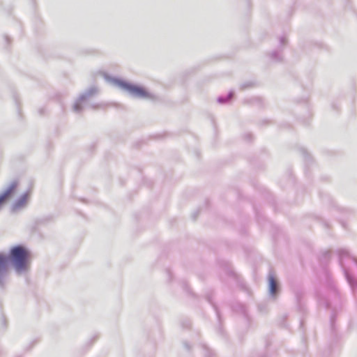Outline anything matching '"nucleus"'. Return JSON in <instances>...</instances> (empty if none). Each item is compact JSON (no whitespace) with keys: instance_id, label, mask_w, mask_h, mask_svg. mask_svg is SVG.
<instances>
[{"instance_id":"nucleus-2","label":"nucleus","mask_w":357,"mask_h":357,"mask_svg":"<svg viewBox=\"0 0 357 357\" xmlns=\"http://www.w3.org/2000/svg\"><path fill=\"white\" fill-rule=\"evenodd\" d=\"M336 253L338 257L339 265L343 271L344 278L351 289L353 295L355 298H357V278L347 268L344 261V259H351L357 265V258L352 256L349 250L346 248L337 249Z\"/></svg>"},{"instance_id":"nucleus-9","label":"nucleus","mask_w":357,"mask_h":357,"mask_svg":"<svg viewBox=\"0 0 357 357\" xmlns=\"http://www.w3.org/2000/svg\"><path fill=\"white\" fill-rule=\"evenodd\" d=\"M268 280L270 293L275 295L277 292V282L273 275L269 276Z\"/></svg>"},{"instance_id":"nucleus-3","label":"nucleus","mask_w":357,"mask_h":357,"mask_svg":"<svg viewBox=\"0 0 357 357\" xmlns=\"http://www.w3.org/2000/svg\"><path fill=\"white\" fill-rule=\"evenodd\" d=\"M9 258L15 270L22 272L29 268L31 254L25 247L17 245L10 249Z\"/></svg>"},{"instance_id":"nucleus-5","label":"nucleus","mask_w":357,"mask_h":357,"mask_svg":"<svg viewBox=\"0 0 357 357\" xmlns=\"http://www.w3.org/2000/svg\"><path fill=\"white\" fill-rule=\"evenodd\" d=\"M121 85L122 87L127 91H128L130 93H132L134 96L142 98H151V94L143 87L126 84L121 83Z\"/></svg>"},{"instance_id":"nucleus-7","label":"nucleus","mask_w":357,"mask_h":357,"mask_svg":"<svg viewBox=\"0 0 357 357\" xmlns=\"http://www.w3.org/2000/svg\"><path fill=\"white\" fill-rule=\"evenodd\" d=\"M8 257L0 254V283L2 282L7 270Z\"/></svg>"},{"instance_id":"nucleus-14","label":"nucleus","mask_w":357,"mask_h":357,"mask_svg":"<svg viewBox=\"0 0 357 357\" xmlns=\"http://www.w3.org/2000/svg\"><path fill=\"white\" fill-rule=\"evenodd\" d=\"M331 353V349H328L326 351V357H329V354Z\"/></svg>"},{"instance_id":"nucleus-12","label":"nucleus","mask_w":357,"mask_h":357,"mask_svg":"<svg viewBox=\"0 0 357 357\" xmlns=\"http://www.w3.org/2000/svg\"><path fill=\"white\" fill-rule=\"evenodd\" d=\"M331 107L332 108L334 109V110H336L337 111L338 110V105L336 102H333L332 104H331Z\"/></svg>"},{"instance_id":"nucleus-4","label":"nucleus","mask_w":357,"mask_h":357,"mask_svg":"<svg viewBox=\"0 0 357 357\" xmlns=\"http://www.w3.org/2000/svg\"><path fill=\"white\" fill-rule=\"evenodd\" d=\"M319 197L324 203L331 206L335 212H337L342 215V217H338L339 221L342 227L347 229V223L342 220V218H349L354 213L353 211L348 208L341 207L337 206L332 197L326 192H319Z\"/></svg>"},{"instance_id":"nucleus-13","label":"nucleus","mask_w":357,"mask_h":357,"mask_svg":"<svg viewBox=\"0 0 357 357\" xmlns=\"http://www.w3.org/2000/svg\"><path fill=\"white\" fill-rule=\"evenodd\" d=\"M74 109H75V111H78V110H79V109H80V106H79V105L78 103L75 104V105H74Z\"/></svg>"},{"instance_id":"nucleus-10","label":"nucleus","mask_w":357,"mask_h":357,"mask_svg":"<svg viewBox=\"0 0 357 357\" xmlns=\"http://www.w3.org/2000/svg\"><path fill=\"white\" fill-rule=\"evenodd\" d=\"M314 222H316L317 224L320 225L325 229H328L330 227L328 222L321 217L314 215Z\"/></svg>"},{"instance_id":"nucleus-6","label":"nucleus","mask_w":357,"mask_h":357,"mask_svg":"<svg viewBox=\"0 0 357 357\" xmlns=\"http://www.w3.org/2000/svg\"><path fill=\"white\" fill-rule=\"evenodd\" d=\"M17 186V181L12 182L7 189L0 195V208L13 196L15 192Z\"/></svg>"},{"instance_id":"nucleus-1","label":"nucleus","mask_w":357,"mask_h":357,"mask_svg":"<svg viewBox=\"0 0 357 357\" xmlns=\"http://www.w3.org/2000/svg\"><path fill=\"white\" fill-rule=\"evenodd\" d=\"M332 251L331 250H321L317 255V259L319 266L322 269L324 277V283L329 291L331 301L321 297L318 298L319 305L324 306L327 309H331L330 327L332 333L335 332V321L338 313L342 310L345 303V300L336 286L331 273L328 266L331 262Z\"/></svg>"},{"instance_id":"nucleus-11","label":"nucleus","mask_w":357,"mask_h":357,"mask_svg":"<svg viewBox=\"0 0 357 357\" xmlns=\"http://www.w3.org/2000/svg\"><path fill=\"white\" fill-rule=\"evenodd\" d=\"M323 47H324V44H322L321 43H317V42L314 43V49L315 47H318L319 49H321V48H323Z\"/></svg>"},{"instance_id":"nucleus-8","label":"nucleus","mask_w":357,"mask_h":357,"mask_svg":"<svg viewBox=\"0 0 357 357\" xmlns=\"http://www.w3.org/2000/svg\"><path fill=\"white\" fill-rule=\"evenodd\" d=\"M29 193H25L23 195H22L20 197V198L14 204L13 208L15 210L20 207L24 206L26 204V202L29 199Z\"/></svg>"}]
</instances>
